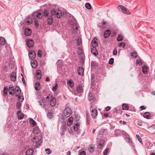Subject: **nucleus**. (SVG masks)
Masks as SVG:
<instances>
[{
  "instance_id": "obj_8",
  "label": "nucleus",
  "mask_w": 155,
  "mask_h": 155,
  "mask_svg": "<svg viewBox=\"0 0 155 155\" xmlns=\"http://www.w3.org/2000/svg\"><path fill=\"white\" fill-rule=\"evenodd\" d=\"M27 46L29 48L32 47L34 45V42L32 39H28L26 41Z\"/></svg>"
},
{
  "instance_id": "obj_43",
  "label": "nucleus",
  "mask_w": 155,
  "mask_h": 155,
  "mask_svg": "<svg viewBox=\"0 0 155 155\" xmlns=\"http://www.w3.org/2000/svg\"><path fill=\"white\" fill-rule=\"evenodd\" d=\"M72 28L74 30H77L78 29V25L77 23H75L73 25Z\"/></svg>"
},
{
  "instance_id": "obj_52",
  "label": "nucleus",
  "mask_w": 155,
  "mask_h": 155,
  "mask_svg": "<svg viewBox=\"0 0 155 155\" xmlns=\"http://www.w3.org/2000/svg\"><path fill=\"white\" fill-rule=\"evenodd\" d=\"M136 64L140 65L142 64V62L141 60H137L136 61Z\"/></svg>"
},
{
  "instance_id": "obj_53",
  "label": "nucleus",
  "mask_w": 155,
  "mask_h": 155,
  "mask_svg": "<svg viewBox=\"0 0 155 155\" xmlns=\"http://www.w3.org/2000/svg\"><path fill=\"white\" fill-rule=\"evenodd\" d=\"M136 136L139 141L140 143H142V139L140 137L139 135L138 134H137L136 135Z\"/></svg>"
},
{
  "instance_id": "obj_24",
  "label": "nucleus",
  "mask_w": 155,
  "mask_h": 155,
  "mask_svg": "<svg viewBox=\"0 0 155 155\" xmlns=\"http://www.w3.org/2000/svg\"><path fill=\"white\" fill-rule=\"evenodd\" d=\"M78 93H82L83 92V88L82 86L79 85L78 86L76 89Z\"/></svg>"
},
{
  "instance_id": "obj_58",
  "label": "nucleus",
  "mask_w": 155,
  "mask_h": 155,
  "mask_svg": "<svg viewBox=\"0 0 155 155\" xmlns=\"http://www.w3.org/2000/svg\"><path fill=\"white\" fill-rule=\"evenodd\" d=\"M86 119H90V117L88 112H86Z\"/></svg>"
},
{
  "instance_id": "obj_35",
  "label": "nucleus",
  "mask_w": 155,
  "mask_h": 155,
  "mask_svg": "<svg viewBox=\"0 0 155 155\" xmlns=\"http://www.w3.org/2000/svg\"><path fill=\"white\" fill-rule=\"evenodd\" d=\"M104 140H101L98 143V147L101 148V147H102L104 143Z\"/></svg>"
},
{
  "instance_id": "obj_62",
  "label": "nucleus",
  "mask_w": 155,
  "mask_h": 155,
  "mask_svg": "<svg viewBox=\"0 0 155 155\" xmlns=\"http://www.w3.org/2000/svg\"><path fill=\"white\" fill-rule=\"evenodd\" d=\"M22 81L23 83L25 85H26V83L25 82V79H24V78L23 76L22 78Z\"/></svg>"
},
{
  "instance_id": "obj_5",
  "label": "nucleus",
  "mask_w": 155,
  "mask_h": 155,
  "mask_svg": "<svg viewBox=\"0 0 155 155\" xmlns=\"http://www.w3.org/2000/svg\"><path fill=\"white\" fill-rule=\"evenodd\" d=\"M117 8L118 10H121L122 11L124 14L127 15H130V12L128 10H127L126 8L122 5H119L118 6Z\"/></svg>"
},
{
  "instance_id": "obj_9",
  "label": "nucleus",
  "mask_w": 155,
  "mask_h": 155,
  "mask_svg": "<svg viewBox=\"0 0 155 155\" xmlns=\"http://www.w3.org/2000/svg\"><path fill=\"white\" fill-rule=\"evenodd\" d=\"M29 57L31 59H34L36 57V53L33 51H30L28 54Z\"/></svg>"
},
{
  "instance_id": "obj_45",
  "label": "nucleus",
  "mask_w": 155,
  "mask_h": 155,
  "mask_svg": "<svg viewBox=\"0 0 155 155\" xmlns=\"http://www.w3.org/2000/svg\"><path fill=\"white\" fill-rule=\"evenodd\" d=\"M82 43L81 40V38H78L76 41V43L78 45H80Z\"/></svg>"
},
{
  "instance_id": "obj_63",
  "label": "nucleus",
  "mask_w": 155,
  "mask_h": 155,
  "mask_svg": "<svg viewBox=\"0 0 155 155\" xmlns=\"http://www.w3.org/2000/svg\"><path fill=\"white\" fill-rule=\"evenodd\" d=\"M137 125L139 126H142V123L140 121H137Z\"/></svg>"
},
{
  "instance_id": "obj_29",
  "label": "nucleus",
  "mask_w": 155,
  "mask_h": 155,
  "mask_svg": "<svg viewBox=\"0 0 155 155\" xmlns=\"http://www.w3.org/2000/svg\"><path fill=\"white\" fill-rule=\"evenodd\" d=\"M6 42V41L5 38L3 37L0 38V45H4Z\"/></svg>"
},
{
  "instance_id": "obj_56",
  "label": "nucleus",
  "mask_w": 155,
  "mask_h": 155,
  "mask_svg": "<svg viewBox=\"0 0 155 155\" xmlns=\"http://www.w3.org/2000/svg\"><path fill=\"white\" fill-rule=\"evenodd\" d=\"M34 22L35 23V26L36 28H37L38 26V21L37 20H35L34 21Z\"/></svg>"
},
{
  "instance_id": "obj_2",
  "label": "nucleus",
  "mask_w": 155,
  "mask_h": 155,
  "mask_svg": "<svg viewBox=\"0 0 155 155\" xmlns=\"http://www.w3.org/2000/svg\"><path fill=\"white\" fill-rule=\"evenodd\" d=\"M50 102V104L52 107H54L56 104V99L52 94H49L46 97Z\"/></svg>"
},
{
  "instance_id": "obj_26",
  "label": "nucleus",
  "mask_w": 155,
  "mask_h": 155,
  "mask_svg": "<svg viewBox=\"0 0 155 155\" xmlns=\"http://www.w3.org/2000/svg\"><path fill=\"white\" fill-rule=\"evenodd\" d=\"M33 132L34 134H38L40 132V130L38 127H34L33 128Z\"/></svg>"
},
{
  "instance_id": "obj_28",
  "label": "nucleus",
  "mask_w": 155,
  "mask_h": 155,
  "mask_svg": "<svg viewBox=\"0 0 155 155\" xmlns=\"http://www.w3.org/2000/svg\"><path fill=\"white\" fill-rule=\"evenodd\" d=\"M67 84L71 88H73L74 86V83L72 81L71 79H70L67 82Z\"/></svg>"
},
{
  "instance_id": "obj_40",
  "label": "nucleus",
  "mask_w": 155,
  "mask_h": 155,
  "mask_svg": "<svg viewBox=\"0 0 155 155\" xmlns=\"http://www.w3.org/2000/svg\"><path fill=\"white\" fill-rule=\"evenodd\" d=\"M30 122L33 127L35 126L36 124V122L32 119L31 118L30 119Z\"/></svg>"
},
{
  "instance_id": "obj_6",
  "label": "nucleus",
  "mask_w": 155,
  "mask_h": 155,
  "mask_svg": "<svg viewBox=\"0 0 155 155\" xmlns=\"http://www.w3.org/2000/svg\"><path fill=\"white\" fill-rule=\"evenodd\" d=\"M32 17L34 19H36L38 18L41 19L43 17V15L41 13L35 12L33 13Z\"/></svg>"
},
{
  "instance_id": "obj_47",
  "label": "nucleus",
  "mask_w": 155,
  "mask_h": 155,
  "mask_svg": "<svg viewBox=\"0 0 155 155\" xmlns=\"http://www.w3.org/2000/svg\"><path fill=\"white\" fill-rule=\"evenodd\" d=\"M42 51L41 50H39L38 52V55L39 57H42Z\"/></svg>"
},
{
  "instance_id": "obj_36",
  "label": "nucleus",
  "mask_w": 155,
  "mask_h": 155,
  "mask_svg": "<svg viewBox=\"0 0 155 155\" xmlns=\"http://www.w3.org/2000/svg\"><path fill=\"white\" fill-rule=\"evenodd\" d=\"M124 39V36L121 35H119L117 37V40L118 41H122Z\"/></svg>"
},
{
  "instance_id": "obj_20",
  "label": "nucleus",
  "mask_w": 155,
  "mask_h": 155,
  "mask_svg": "<svg viewBox=\"0 0 155 155\" xmlns=\"http://www.w3.org/2000/svg\"><path fill=\"white\" fill-rule=\"evenodd\" d=\"M34 150L30 148L27 150L26 152V155H33Z\"/></svg>"
},
{
  "instance_id": "obj_38",
  "label": "nucleus",
  "mask_w": 155,
  "mask_h": 155,
  "mask_svg": "<svg viewBox=\"0 0 155 155\" xmlns=\"http://www.w3.org/2000/svg\"><path fill=\"white\" fill-rule=\"evenodd\" d=\"M94 147L93 145H90L89 147L88 150L90 152H93L94 150Z\"/></svg>"
},
{
  "instance_id": "obj_4",
  "label": "nucleus",
  "mask_w": 155,
  "mask_h": 155,
  "mask_svg": "<svg viewBox=\"0 0 155 155\" xmlns=\"http://www.w3.org/2000/svg\"><path fill=\"white\" fill-rule=\"evenodd\" d=\"M72 111L69 106H66L64 111V115L66 117H69L72 114Z\"/></svg>"
},
{
  "instance_id": "obj_59",
  "label": "nucleus",
  "mask_w": 155,
  "mask_h": 155,
  "mask_svg": "<svg viewBox=\"0 0 155 155\" xmlns=\"http://www.w3.org/2000/svg\"><path fill=\"white\" fill-rule=\"evenodd\" d=\"M8 91H11L14 92L15 89L14 87H10L8 88Z\"/></svg>"
},
{
  "instance_id": "obj_34",
  "label": "nucleus",
  "mask_w": 155,
  "mask_h": 155,
  "mask_svg": "<svg viewBox=\"0 0 155 155\" xmlns=\"http://www.w3.org/2000/svg\"><path fill=\"white\" fill-rule=\"evenodd\" d=\"M142 72L144 74H147L148 72L147 68L145 66H143L142 67Z\"/></svg>"
},
{
  "instance_id": "obj_39",
  "label": "nucleus",
  "mask_w": 155,
  "mask_h": 155,
  "mask_svg": "<svg viewBox=\"0 0 155 155\" xmlns=\"http://www.w3.org/2000/svg\"><path fill=\"white\" fill-rule=\"evenodd\" d=\"M125 46V43L123 42H121L119 43L118 46L119 47H122L123 48H124Z\"/></svg>"
},
{
  "instance_id": "obj_7",
  "label": "nucleus",
  "mask_w": 155,
  "mask_h": 155,
  "mask_svg": "<svg viewBox=\"0 0 155 155\" xmlns=\"http://www.w3.org/2000/svg\"><path fill=\"white\" fill-rule=\"evenodd\" d=\"M39 104L40 106H41L43 108H45L46 110L47 109L46 108V106L47 105V103L46 101L44 99H42L40 101H38Z\"/></svg>"
},
{
  "instance_id": "obj_25",
  "label": "nucleus",
  "mask_w": 155,
  "mask_h": 155,
  "mask_svg": "<svg viewBox=\"0 0 155 155\" xmlns=\"http://www.w3.org/2000/svg\"><path fill=\"white\" fill-rule=\"evenodd\" d=\"M97 38L93 39L91 41V45L93 47H95L98 45V43L97 41Z\"/></svg>"
},
{
  "instance_id": "obj_37",
  "label": "nucleus",
  "mask_w": 155,
  "mask_h": 155,
  "mask_svg": "<svg viewBox=\"0 0 155 155\" xmlns=\"http://www.w3.org/2000/svg\"><path fill=\"white\" fill-rule=\"evenodd\" d=\"M123 109L124 110H127L128 109L129 106L127 104H123L122 105Z\"/></svg>"
},
{
  "instance_id": "obj_61",
  "label": "nucleus",
  "mask_w": 155,
  "mask_h": 155,
  "mask_svg": "<svg viewBox=\"0 0 155 155\" xmlns=\"http://www.w3.org/2000/svg\"><path fill=\"white\" fill-rule=\"evenodd\" d=\"M79 155H86L85 152L84 150L82 151L80 153Z\"/></svg>"
},
{
  "instance_id": "obj_11",
  "label": "nucleus",
  "mask_w": 155,
  "mask_h": 155,
  "mask_svg": "<svg viewBox=\"0 0 155 155\" xmlns=\"http://www.w3.org/2000/svg\"><path fill=\"white\" fill-rule=\"evenodd\" d=\"M10 79L12 81H14L16 80V74L15 72H13L10 74Z\"/></svg>"
},
{
  "instance_id": "obj_42",
  "label": "nucleus",
  "mask_w": 155,
  "mask_h": 155,
  "mask_svg": "<svg viewBox=\"0 0 155 155\" xmlns=\"http://www.w3.org/2000/svg\"><path fill=\"white\" fill-rule=\"evenodd\" d=\"M78 54L79 55L83 56L84 54L83 50L81 49H78Z\"/></svg>"
},
{
  "instance_id": "obj_64",
  "label": "nucleus",
  "mask_w": 155,
  "mask_h": 155,
  "mask_svg": "<svg viewBox=\"0 0 155 155\" xmlns=\"http://www.w3.org/2000/svg\"><path fill=\"white\" fill-rule=\"evenodd\" d=\"M151 127L153 129V130H154L153 133L155 134V124L152 125L151 126Z\"/></svg>"
},
{
  "instance_id": "obj_55",
  "label": "nucleus",
  "mask_w": 155,
  "mask_h": 155,
  "mask_svg": "<svg viewBox=\"0 0 155 155\" xmlns=\"http://www.w3.org/2000/svg\"><path fill=\"white\" fill-rule=\"evenodd\" d=\"M47 117L49 118H51L52 116V114L51 112H49L47 114Z\"/></svg>"
},
{
  "instance_id": "obj_48",
  "label": "nucleus",
  "mask_w": 155,
  "mask_h": 155,
  "mask_svg": "<svg viewBox=\"0 0 155 155\" xmlns=\"http://www.w3.org/2000/svg\"><path fill=\"white\" fill-rule=\"evenodd\" d=\"M110 150V149L109 148H107L106 150H105L103 153L104 155H107V153L109 152Z\"/></svg>"
},
{
  "instance_id": "obj_31",
  "label": "nucleus",
  "mask_w": 155,
  "mask_h": 155,
  "mask_svg": "<svg viewBox=\"0 0 155 155\" xmlns=\"http://www.w3.org/2000/svg\"><path fill=\"white\" fill-rule=\"evenodd\" d=\"M42 15H43V16L45 17L48 16L49 12L48 10L46 9H44Z\"/></svg>"
},
{
  "instance_id": "obj_12",
  "label": "nucleus",
  "mask_w": 155,
  "mask_h": 155,
  "mask_svg": "<svg viewBox=\"0 0 155 155\" xmlns=\"http://www.w3.org/2000/svg\"><path fill=\"white\" fill-rule=\"evenodd\" d=\"M111 34V31L110 29L107 30L105 31L104 33V37L106 38L109 37Z\"/></svg>"
},
{
  "instance_id": "obj_1",
  "label": "nucleus",
  "mask_w": 155,
  "mask_h": 155,
  "mask_svg": "<svg viewBox=\"0 0 155 155\" xmlns=\"http://www.w3.org/2000/svg\"><path fill=\"white\" fill-rule=\"evenodd\" d=\"M32 141L33 142V145L35 148H38L41 145L42 142V140L41 138H39L38 136L33 137L32 139Z\"/></svg>"
},
{
  "instance_id": "obj_41",
  "label": "nucleus",
  "mask_w": 155,
  "mask_h": 155,
  "mask_svg": "<svg viewBox=\"0 0 155 155\" xmlns=\"http://www.w3.org/2000/svg\"><path fill=\"white\" fill-rule=\"evenodd\" d=\"M85 6L86 8L88 9H91L92 8L91 5L88 2L87 3L85 4Z\"/></svg>"
},
{
  "instance_id": "obj_10",
  "label": "nucleus",
  "mask_w": 155,
  "mask_h": 155,
  "mask_svg": "<svg viewBox=\"0 0 155 155\" xmlns=\"http://www.w3.org/2000/svg\"><path fill=\"white\" fill-rule=\"evenodd\" d=\"M97 115V110L94 109L91 111V116L94 119H96Z\"/></svg>"
},
{
  "instance_id": "obj_33",
  "label": "nucleus",
  "mask_w": 155,
  "mask_h": 155,
  "mask_svg": "<svg viewBox=\"0 0 155 155\" xmlns=\"http://www.w3.org/2000/svg\"><path fill=\"white\" fill-rule=\"evenodd\" d=\"M40 83L39 82H37L35 84V88L36 91H38L40 89Z\"/></svg>"
},
{
  "instance_id": "obj_44",
  "label": "nucleus",
  "mask_w": 155,
  "mask_h": 155,
  "mask_svg": "<svg viewBox=\"0 0 155 155\" xmlns=\"http://www.w3.org/2000/svg\"><path fill=\"white\" fill-rule=\"evenodd\" d=\"M130 55L133 58H136L137 56V53L136 51L133 52L131 53Z\"/></svg>"
},
{
  "instance_id": "obj_13",
  "label": "nucleus",
  "mask_w": 155,
  "mask_h": 155,
  "mask_svg": "<svg viewBox=\"0 0 155 155\" xmlns=\"http://www.w3.org/2000/svg\"><path fill=\"white\" fill-rule=\"evenodd\" d=\"M21 89L20 88L16 86L15 89L14 93L15 95V96L16 97H17L18 96V95L20 94L21 93Z\"/></svg>"
},
{
  "instance_id": "obj_22",
  "label": "nucleus",
  "mask_w": 155,
  "mask_h": 155,
  "mask_svg": "<svg viewBox=\"0 0 155 155\" xmlns=\"http://www.w3.org/2000/svg\"><path fill=\"white\" fill-rule=\"evenodd\" d=\"M91 52L95 56H97L98 54V52L95 47H93L91 48Z\"/></svg>"
},
{
  "instance_id": "obj_32",
  "label": "nucleus",
  "mask_w": 155,
  "mask_h": 155,
  "mask_svg": "<svg viewBox=\"0 0 155 155\" xmlns=\"http://www.w3.org/2000/svg\"><path fill=\"white\" fill-rule=\"evenodd\" d=\"M80 125V124L79 123H77L74 124L73 129L75 131H76L78 130V128L79 127Z\"/></svg>"
},
{
  "instance_id": "obj_46",
  "label": "nucleus",
  "mask_w": 155,
  "mask_h": 155,
  "mask_svg": "<svg viewBox=\"0 0 155 155\" xmlns=\"http://www.w3.org/2000/svg\"><path fill=\"white\" fill-rule=\"evenodd\" d=\"M58 87V84L57 83H56L54 86L52 88V90L53 91H56Z\"/></svg>"
},
{
  "instance_id": "obj_18",
  "label": "nucleus",
  "mask_w": 155,
  "mask_h": 155,
  "mask_svg": "<svg viewBox=\"0 0 155 155\" xmlns=\"http://www.w3.org/2000/svg\"><path fill=\"white\" fill-rule=\"evenodd\" d=\"M31 34V30L29 28H27L25 31L24 34L26 36H29Z\"/></svg>"
},
{
  "instance_id": "obj_16",
  "label": "nucleus",
  "mask_w": 155,
  "mask_h": 155,
  "mask_svg": "<svg viewBox=\"0 0 155 155\" xmlns=\"http://www.w3.org/2000/svg\"><path fill=\"white\" fill-rule=\"evenodd\" d=\"M21 111L20 110L18 111L17 112V114L18 115V120H21L24 117V114L23 113H21Z\"/></svg>"
},
{
  "instance_id": "obj_49",
  "label": "nucleus",
  "mask_w": 155,
  "mask_h": 155,
  "mask_svg": "<svg viewBox=\"0 0 155 155\" xmlns=\"http://www.w3.org/2000/svg\"><path fill=\"white\" fill-rule=\"evenodd\" d=\"M21 106V103L19 102H18L16 104V107L18 109H19Z\"/></svg>"
},
{
  "instance_id": "obj_19",
  "label": "nucleus",
  "mask_w": 155,
  "mask_h": 155,
  "mask_svg": "<svg viewBox=\"0 0 155 155\" xmlns=\"http://www.w3.org/2000/svg\"><path fill=\"white\" fill-rule=\"evenodd\" d=\"M67 126H62L61 127V135H63L64 134L65 132L67 131Z\"/></svg>"
},
{
  "instance_id": "obj_30",
  "label": "nucleus",
  "mask_w": 155,
  "mask_h": 155,
  "mask_svg": "<svg viewBox=\"0 0 155 155\" xmlns=\"http://www.w3.org/2000/svg\"><path fill=\"white\" fill-rule=\"evenodd\" d=\"M88 98L90 101L94 100V96H93V94L91 93H89L88 94Z\"/></svg>"
},
{
  "instance_id": "obj_3",
  "label": "nucleus",
  "mask_w": 155,
  "mask_h": 155,
  "mask_svg": "<svg viewBox=\"0 0 155 155\" xmlns=\"http://www.w3.org/2000/svg\"><path fill=\"white\" fill-rule=\"evenodd\" d=\"M51 14L52 15H56L57 18H60L62 16L61 11L58 9H57L56 10L54 9L52 10L51 12Z\"/></svg>"
},
{
  "instance_id": "obj_60",
  "label": "nucleus",
  "mask_w": 155,
  "mask_h": 155,
  "mask_svg": "<svg viewBox=\"0 0 155 155\" xmlns=\"http://www.w3.org/2000/svg\"><path fill=\"white\" fill-rule=\"evenodd\" d=\"M116 35H117L116 32L115 31H114L111 33V36L112 37H114V36Z\"/></svg>"
},
{
  "instance_id": "obj_15",
  "label": "nucleus",
  "mask_w": 155,
  "mask_h": 155,
  "mask_svg": "<svg viewBox=\"0 0 155 155\" xmlns=\"http://www.w3.org/2000/svg\"><path fill=\"white\" fill-rule=\"evenodd\" d=\"M84 68L81 67H79L78 69V73L80 75H83L84 73Z\"/></svg>"
},
{
  "instance_id": "obj_21",
  "label": "nucleus",
  "mask_w": 155,
  "mask_h": 155,
  "mask_svg": "<svg viewBox=\"0 0 155 155\" xmlns=\"http://www.w3.org/2000/svg\"><path fill=\"white\" fill-rule=\"evenodd\" d=\"M73 117L72 116L70 117L68 119L67 121V125L68 126H71L73 123Z\"/></svg>"
},
{
  "instance_id": "obj_50",
  "label": "nucleus",
  "mask_w": 155,
  "mask_h": 155,
  "mask_svg": "<svg viewBox=\"0 0 155 155\" xmlns=\"http://www.w3.org/2000/svg\"><path fill=\"white\" fill-rule=\"evenodd\" d=\"M8 88L7 87H5L4 89V92L5 95H7L8 94Z\"/></svg>"
},
{
  "instance_id": "obj_54",
  "label": "nucleus",
  "mask_w": 155,
  "mask_h": 155,
  "mask_svg": "<svg viewBox=\"0 0 155 155\" xmlns=\"http://www.w3.org/2000/svg\"><path fill=\"white\" fill-rule=\"evenodd\" d=\"M46 153L48 154H50L51 153V151L49 148H47L45 149Z\"/></svg>"
},
{
  "instance_id": "obj_57",
  "label": "nucleus",
  "mask_w": 155,
  "mask_h": 155,
  "mask_svg": "<svg viewBox=\"0 0 155 155\" xmlns=\"http://www.w3.org/2000/svg\"><path fill=\"white\" fill-rule=\"evenodd\" d=\"M117 51L116 48H114V50L113 52V54L114 55H117Z\"/></svg>"
},
{
  "instance_id": "obj_51",
  "label": "nucleus",
  "mask_w": 155,
  "mask_h": 155,
  "mask_svg": "<svg viewBox=\"0 0 155 155\" xmlns=\"http://www.w3.org/2000/svg\"><path fill=\"white\" fill-rule=\"evenodd\" d=\"M114 59L113 58H111L110 59L109 63L110 64H112L114 63Z\"/></svg>"
},
{
  "instance_id": "obj_27",
  "label": "nucleus",
  "mask_w": 155,
  "mask_h": 155,
  "mask_svg": "<svg viewBox=\"0 0 155 155\" xmlns=\"http://www.w3.org/2000/svg\"><path fill=\"white\" fill-rule=\"evenodd\" d=\"M143 116L145 118L149 119L150 117V114L149 112H146L144 113Z\"/></svg>"
},
{
  "instance_id": "obj_23",
  "label": "nucleus",
  "mask_w": 155,
  "mask_h": 155,
  "mask_svg": "<svg viewBox=\"0 0 155 155\" xmlns=\"http://www.w3.org/2000/svg\"><path fill=\"white\" fill-rule=\"evenodd\" d=\"M36 76L38 79H40L41 78V71L40 70H38L36 71Z\"/></svg>"
},
{
  "instance_id": "obj_14",
  "label": "nucleus",
  "mask_w": 155,
  "mask_h": 155,
  "mask_svg": "<svg viewBox=\"0 0 155 155\" xmlns=\"http://www.w3.org/2000/svg\"><path fill=\"white\" fill-rule=\"evenodd\" d=\"M31 65L32 68H36L38 65L37 61L35 60H32L31 61Z\"/></svg>"
},
{
  "instance_id": "obj_17",
  "label": "nucleus",
  "mask_w": 155,
  "mask_h": 155,
  "mask_svg": "<svg viewBox=\"0 0 155 155\" xmlns=\"http://www.w3.org/2000/svg\"><path fill=\"white\" fill-rule=\"evenodd\" d=\"M47 21L48 25H51L53 23V19L51 16L49 15L48 16Z\"/></svg>"
}]
</instances>
